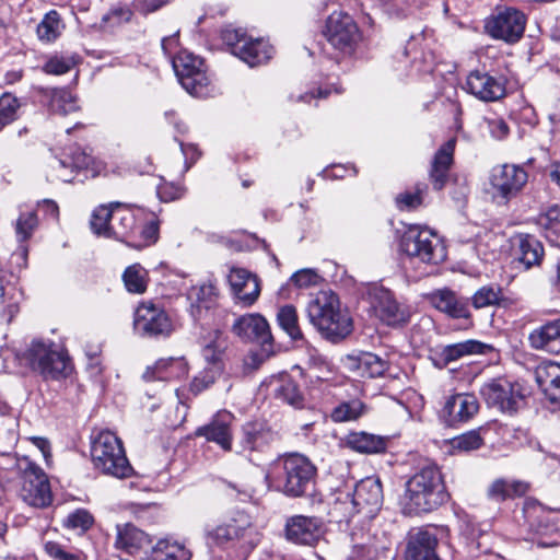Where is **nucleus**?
<instances>
[{
  "label": "nucleus",
  "mask_w": 560,
  "mask_h": 560,
  "mask_svg": "<svg viewBox=\"0 0 560 560\" xmlns=\"http://www.w3.org/2000/svg\"><path fill=\"white\" fill-rule=\"evenodd\" d=\"M223 39L231 47L234 56L246 62L249 67H256L267 62L272 54V46L262 38H252L241 30H226Z\"/></svg>",
  "instance_id": "nucleus-11"
},
{
  "label": "nucleus",
  "mask_w": 560,
  "mask_h": 560,
  "mask_svg": "<svg viewBox=\"0 0 560 560\" xmlns=\"http://www.w3.org/2000/svg\"><path fill=\"white\" fill-rule=\"evenodd\" d=\"M229 283L235 298L244 306L254 304L260 294L258 278L244 268H231Z\"/></svg>",
  "instance_id": "nucleus-22"
},
{
  "label": "nucleus",
  "mask_w": 560,
  "mask_h": 560,
  "mask_svg": "<svg viewBox=\"0 0 560 560\" xmlns=\"http://www.w3.org/2000/svg\"><path fill=\"white\" fill-rule=\"evenodd\" d=\"M234 416L226 410L218 411L211 421L196 430L197 436H203L207 441L219 445L223 451L232 450L233 434L231 425Z\"/></svg>",
  "instance_id": "nucleus-20"
},
{
  "label": "nucleus",
  "mask_w": 560,
  "mask_h": 560,
  "mask_svg": "<svg viewBox=\"0 0 560 560\" xmlns=\"http://www.w3.org/2000/svg\"><path fill=\"white\" fill-rule=\"evenodd\" d=\"M400 247L410 262L425 266L438 265L446 258L442 238L432 230L421 225H410L404 233Z\"/></svg>",
  "instance_id": "nucleus-6"
},
{
  "label": "nucleus",
  "mask_w": 560,
  "mask_h": 560,
  "mask_svg": "<svg viewBox=\"0 0 560 560\" xmlns=\"http://www.w3.org/2000/svg\"><path fill=\"white\" fill-rule=\"evenodd\" d=\"M425 187H417L415 192L407 191L400 194L396 198V202L400 209H413L422 203V194Z\"/></svg>",
  "instance_id": "nucleus-59"
},
{
  "label": "nucleus",
  "mask_w": 560,
  "mask_h": 560,
  "mask_svg": "<svg viewBox=\"0 0 560 560\" xmlns=\"http://www.w3.org/2000/svg\"><path fill=\"white\" fill-rule=\"evenodd\" d=\"M481 396L489 406L504 412H515L523 404L525 395L518 383L504 378L491 380L480 389Z\"/></svg>",
  "instance_id": "nucleus-15"
},
{
  "label": "nucleus",
  "mask_w": 560,
  "mask_h": 560,
  "mask_svg": "<svg viewBox=\"0 0 560 560\" xmlns=\"http://www.w3.org/2000/svg\"><path fill=\"white\" fill-rule=\"evenodd\" d=\"M69 162L71 163L77 173L79 170H84L90 165L91 156L88 155L85 152L81 151L80 149H77L72 153Z\"/></svg>",
  "instance_id": "nucleus-64"
},
{
  "label": "nucleus",
  "mask_w": 560,
  "mask_h": 560,
  "mask_svg": "<svg viewBox=\"0 0 560 560\" xmlns=\"http://www.w3.org/2000/svg\"><path fill=\"white\" fill-rule=\"evenodd\" d=\"M319 279V275L314 269H301L291 276V281L300 288L314 285Z\"/></svg>",
  "instance_id": "nucleus-60"
},
{
  "label": "nucleus",
  "mask_w": 560,
  "mask_h": 560,
  "mask_svg": "<svg viewBox=\"0 0 560 560\" xmlns=\"http://www.w3.org/2000/svg\"><path fill=\"white\" fill-rule=\"evenodd\" d=\"M479 410V402L472 394L451 396L441 410V418L450 427L469 421Z\"/></svg>",
  "instance_id": "nucleus-19"
},
{
  "label": "nucleus",
  "mask_w": 560,
  "mask_h": 560,
  "mask_svg": "<svg viewBox=\"0 0 560 560\" xmlns=\"http://www.w3.org/2000/svg\"><path fill=\"white\" fill-rule=\"evenodd\" d=\"M383 489L380 479L368 477L355 485L353 493L339 492L335 501V509L345 516L364 512L374 515L382 506Z\"/></svg>",
  "instance_id": "nucleus-9"
},
{
  "label": "nucleus",
  "mask_w": 560,
  "mask_h": 560,
  "mask_svg": "<svg viewBox=\"0 0 560 560\" xmlns=\"http://www.w3.org/2000/svg\"><path fill=\"white\" fill-rule=\"evenodd\" d=\"M540 385H545V394L548 400L560 408V365L548 364L537 376Z\"/></svg>",
  "instance_id": "nucleus-38"
},
{
  "label": "nucleus",
  "mask_w": 560,
  "mask_h": 560,
  "mask_svg": "<svg viewBox=\"0 0 560 560\" xmlns=\"http://www.w3.org/2000/svg\"><path fill=\"white\" fill-rule=\"evenodd\" d=\"M525 24L523 12L515 8H502L487 20L485 27L491 37L513 44L522 38Z\"/></svg>",
  "instance_id": "nucleus-14"
},
{
  "label": "nucleus",
  "mask_w": 560,
  "mask_h": 560,
  "mask_svg": "<svg viewBox=\"0 0 560 560\" xmlns=\"http://www.w3.org/2000/svg\"><path fill=\"white\" fill-rule=\"evenodd\" d=\"M368 411L366 405L360 399H351L338 404L330 413L334 422H349L355 421L365 415Z\"/></svg>",
  "instance_id": "nucleus-43"
},
{
  "label": "nucleus",
  "mask_w": 560,
  "mask_h": 560,
  "mask_svg": "<svg viewBox=\"0 0 560 560\" xmlns=\"http://www.w3.org/2000/svg\"><path fill=\"white\" fill-rule=\"evenodd\" d=\"M114 202L108 206L102 205L97 207L91 218V229L97 235L112 237L109 222L113 220Z\"/></svg>",
  "instance_id": "nucleus-50"
},
{
  "label": "nucleus",
  "mask_w": 560,
  "mask_h": 560,
  "mask_svg": "<svg viewBox=\"0 0 560 560\" xmlns=\"http://www.w3.org/2000/svg\"><path fill=\"white\" fill-rule=\"evenodd\" d=\"M530 346L551 354H560V318L546 323L529 334Z\"/></svg>",
  "instance_id": "nucleus-27"
},
{
  "label": "nucleus",
  "mask_w": 560,
  "mask_h": 560,
  "mask_svg": "<svg viewBox=\"0 0 560 560\" xmlns=\"http://www.w3.org/2000/svg\"><path fill=\"white\" fill-rule=\"evenodd\" d=\"M287 538L300 545H313L323 535V524L317 517L295 515L285 525Z\"/></svg>",
  "instance_id": "nucleus-21"
},
{
  "label": "nucleus",
  "mask_w": 560,
  "mask_h": 560,
  "mask_svg": "<svg viewBox=\"0 0 560 560\" xmlns=\"http://www.w3.org/2000/svg\"><path fill=\"white\" fill-rule=\"evenodd\" d=\"M65 24L56 10L47 12L37 25V36L42 42H55L62 33Z\"/></svg>",
  "instance_id": "nucleus-41"
},
{
  "label": "nucleus",
  "mask_w": 560,
  "mask_h": 560,
  "mask_svg": "<svg viewBox=\"0 0 560 560\" xmlns=\"http://www.w3.org/2000/svg\"><path fill=\"white\" fill-rule=\"evenodd\" d=\"M45 552L55 560H77L78 556L68 551L61 544L57 541H46L44 545Z\"/></svg>",
  "instance_id": "nucleus-61"
},
{
  "label": "nucleus",
  "mask_w": 560,
  "mask_h": 560,
  "mask_svg": "<svg viewBox=\"0 0 560 560\" xmlns=\"http://www.w3.org/2000/svg\"><path fill=\"white\" fill-rule=\"evenodd\" d=\"M438 545L439 540L433 530L418 529L409 536L406 560H441L436 553Z\"/></svg>",
  "instance_id": "nucleus-23"
},
{
  "label": "nucleus",
  "mask_w": 560,
  "mask_h": 560,
  "mask_svg": "<svg viewBox=\"0 0 560 560\" xmlns=\"http://www.w3.org/2000/svg\"><path fill=\"white\" fill-rule=\"evenodd\" d=\"M91 458L95 469L115 478H129L133 468L126 456L122 442L110 431H101L92 440Z\"/></svg>",
  "instance_id": "nucleus-4"
},
{
  "label": "nucleus",
  "mask_w": 560,
  "mask_h": 560,
  "mask_svg": "<svg viewBox=\"0 0 560 560\" xmlns=\"http://www.w3.org/2000/svg\"><path fill=\"white\" fill-rule=\"evenodd\" d=\"M431 304L439 311L447 314L453 318L470 317V311L465 300L459 299L455 292L448 289H442L430 295Z\"/></svg>",
  "instance_id": "nucleus-29"
},
{
  "label": "nucleus",
  "mask_w": 560,
  "mask_h": 560,
  "mask_svg": "<svg viewBox=\"0 0 560 560\" xmlns=\"http://www.w3.org/2000/svg\"><path fill=\"white\" fill-rule=\"evenodd\" d=\"M221 374L219 366H205V369L192 378L189 387L190 392L194 395H198L209 388Z\"/></svg>",
  "instance_id": "nucleus-53"
},
{
  "label": "nucleus",
  "mask_w": 560,
  "mask_h": 560,
  "mask_svg": "<svg viewBox=\"0 0 560 560\" xmlns=\"http://www.w3.org/2000/svg\"><path fill=\"white\" fill-rule=\"evenodd\" d=\"M316 476V466L300 453L281 456L272 467V480L277 489L290 498L308 493L315 483Z\"/></svg>",
  "instance_id": "nucleus-3"
},
{
  "label": "nucleus",
  "mask_w": 560,
  "mask_h": 560,
  "mask_svg": "<svg viewBox=\"0 0 560 560\" xmlns=\"http://www.w3.org/2000/svg\"><path fill=\"white\" fill-rule=\"evenodd\" d=\"M537 224L548 231H559L560 229V206L549 207L545 212L537 217Z\"/></svg>",
  "instance_id": "nucleus-57"
},
{
  "label": "nucleus",
  "mask_w": 560,
  "mask_h": 560,
  "mask_svg": "<svg viewBox=\"0 0 560 560\" xmlns=\"http://www.w3.org/2000/svg\"><path fill=\"white\" fill-rule=\"evenodd\" d=\"M464 90L481 102H497L506 95V80L503 75L476 69L467 74Z\"/></svg>",
  "instance_id": "nucleus-17"
},
{
  "label": "nucleus",
  "mask_w": 560,
  "mask_h": 560,
  "mask_svg": "<svg viewBox=\"0 0 560 560\" xmlns=\"http://www.w3.org/2000/svg\"><path fill=\"white\" fill-rule=\"evenodd\" d=\"M242 444L244 450H259L267 443L268 440V431L265 429L264 424L260 422H247L242 428Z\"/></svg>",
  "instance_id": "nucleus-44"
},
{
  "label": "nucleus",
  "mask_w": 560,
  "mask_h": 560,
  "mask_svg": "<svg viewBox=\"0 0 560 560\" xmlns=\"http://www.w3.org/2000/svg\"><path fill=\"white\" fill-rule=\"evenodd\" d=\"M14 470L20 478L19 497L34 508H46L52 501L47 476L28 457L16 459Z\"/></svg>",
  "instance_id": "nucleus-8"
},
{
  "label": "nucleus",
  "mask_w": 560,
  "mask_h": 560,
  "mask_svg": "<svg viewBox=\"0 0 560 560\" xmlns=\"http://www.w3.org/2000/svg\"><path fill=\"white\" fill-rule=\"evenodd\" d=\"M158 231L159 226L158 223L155 222H149L148 224L143 225L140 230V236L142 241L137 244H133V246L137 248H141L155 243L158 240Z\"/></svg>",
  "instance_id": "nucleus-62"
},
{
  "label": "nucleus",
  "mask_w": 560,
  "mask_h": 560,
  "mask_svg": "<svg viewBox=\"0 0 560 560\" xmlns=\"http://www.w3.org/2000/svg\"><path fill=\"white\" fill-rule=\"evenodd\" d=\"M37 215L33 211L22 212L16 219L15 233L20 242L28 240L37 228Z\"/></svg>",
  "instance_id": "nucleus-54"
},
{
  "label": "nucleus",
  "mask_w": 560,
  "mask_h": 560,
  "mask_svg": "<svg viewBox=\"0 0 560 560\" xmlns=\"http://www.w3.org/2000/svg\"><path fill=\"white\" fill-rule=\"evenodd\" d=\"M16 357L46 380L67 375L69 358L50 340L33 339Z\"/></svg>",
  "instance_id": "nucleus-5"
},
{
  "label": "nucleus",
  "mask_w": 560,
  "mask_h": 560,
  "mask_svg": "<svg viewBox=\"0 0 560 560\" xmlns=\"http://www.w3.org/2000/svg\"><path fill=\"white\" fill-rule=\"evenodd\" d=\"M205 535L210 546H224L231 541L244 540L253 548L258 541V533L252 517L241 510L229 511L214 526H206Z\"/></svg>",
  "instance_id": "nucleus-7"
},
{
  "label": "nucleus",
  "mask_w": 560,
  "mask_h": 560,
  "mask_svg": "<svg viewBox=\"0 0 560 560\" xmlns=\"http://www.w3.org/2000/svg\"><path fill=\"white\" fill-rule=\"evenodd\" d=\"M279 326L291 337L293 340L303 338V334L299 326V317L296 308L293 305H284L280 307L277 314Z\"/></svg>",
  "instance_id": "nucleus-48"
},
{
  "label": "nucleus",
  "mask_w": 560,
  "mask_h": 560,
  "mask_svg": "<svg viewBox=\"0 0 560 560\" xmlns=\"http://www.w3.org/2000/svg\"><path fill=\"white\" fill-rule=\"evenodd\" d=\"M75 174L73 166L68 160L55 158L48 165L47 178L50 182L70 183Z\"/></svg>",
  "instance_id": "nucleus-51"
},
{
  "label": "nucleus",
  "mask_w": 560,
  "mask_h": 560,
  "mask_svg": "<svg viewBox=\"0 0 560 560\" xmlns=\"http://www.w3.org/2000/svg\"><path fill=\"white\" fill-rule=\"evenodd\" d=\"M225 349V341L219 330H214L213 339L207 342L202 348V357L207 362L206 366H219L220 373L223 372L222 357Z\"/></svg>",
  "instance_id": "nucleus-47"
},
{
  "label": "nucleus",
  "mask_w": 560,
  "mask_h": 560,
  "mask_svg": "<svg viewBox=\"0 0 560 560\" xmlns=\"http://www.w3.org/2000/svg\"><path fill=\"white\" fill-rule=\"evenodd\" d=\"M491 136L495 139H503L509 133V127L502 118L486 119Z\"/></svg>",
  "instance_id": "nucleus-63"
},
{
  "label": "nucleus",
  "mask_w": 560,
  "mask_h": 560,
  "mask_svg": "<svg viewBox=\"0 0 560 560\" xmlns=\"http://www.w3.org/2000/svg\"><path fill=\"white\" fill-rule=\"evenodd\" d=\"M75 65L73 57L54 56L44 66L45 72L49 74H65Z\"/></svg>",
  "instance_id": "nucleus-56"
},
{
  "label": "nucleus",
  "mask_w": 560,
  "mask_h": 560,
  "mask_svg": "<svg viewBox=\"0 0 560 560\" xmlns=\"http://www.w3.org/2000/svg\"><path fill=\"white\" fill-rule=\"evenodd\" d=\"M44 102L51 113L59 115H67L79 108L77 98L66 89L45 90Z\"/></svg>",
  "instance_id": "nucleus-34"
},
{
  "label": "nucleus",
  "mask_w": 560,
  "mask_h": 560,
  "mask_svg": "<svg viewBox=\"0 0 560 560\" xmlns=\"http://www.w3.org/2000/svg\"><path fill=\"white\" fill-rule=\"evenodd\" d=\"M347 361L348 368L355 371L362 377H378L388 369L385 360L371 352H363L358 357H349Z\"/></svg>",
  "instance_id": "nucleus-31"
},
{
  "label": "nucleus",
  "mask_w": 560,
  "mask_h": 560,
  "mask_svg": "<svg viewBox=\"0 0 560 560\" xmlns=\"http://www.w3.org/2000/svg\"><path fill=\"white\" fill-rule=\"evenodd\" d=\"M544 255L541 243L532 235L518 237V260L526 269L539 265Z\"/></svg>",
  "instance_id": "nucleus-37"
},
{
  "label": "nucleus",
  "mask_w": 560,
  "mask_h": 560,
  "mask_svg": "<svg viewBox=\"0 0 560 560\" xmlns=\"http://www.w3.org/2000/svg\"><path fill=\"white\" fill-rule=\"evenodd\" d=\"M189 368L185 358L160 359L143 374L147 381H178L188 374Z\"/></svg>",
  "instance_id": "nucleus-26"
},
{
  "label": "nucleus",
  "mask_w": 560,
  "mask_h": 560,
  "mask_svg": "<svg viewBox=\"0 0 560 560\" xmlns=\"http://www.w3.org/2000/svg\"><path fill=\"white\" fill-rule=\"evenodd\" d=\"M133 329L142 337H168L174 330L167 313L153 302L147 301L138 305L133 314Z\"/></svg>",
  "instance_id": "nucleus-13"
},
{
  "label": "nucleus",
  "mask_w": 560,
  "mask_h": 560,
  "mask_svg": "<svg viewBox=\"0 0 560 560\" xmlns=\"http://www.w3.org/2000/svg\"><path fill=\"white\" fill-rule=\"evenodd\" d=\"M122 280L128 292L142 294L148 287V271L140 264H133L126 268Z\"/></svg>",
  "instance_id": "nucleus-45"
},
{
  "label": "nucleus",
  "mask_w": 560,
  "mask_h": 560,
  "mask_svg": "<svg viewBox=\"0 0 560 560\" xmlns=\"http://www.w3.org/2000/svg\"><path fill=\"white\" fill-rule=\"evenodd\" d=\"M486 347V345L471 339L448 345L435 352L434 362L435 365L445 368L450 363L455 362L466 355L483 353Z\"/></svg>",
  "instance_id": "nucleus-30"
},
{
  "label": "nucleus",
  "mask_w": 560,
  "mask_h": 560,
  "mask_svg": "<svg viewBox=\"0 0 560 560\" xmlns=\"http://www.w3.org/2000/svg\"><path fill=\"white\" fill-rule=\"evenodd\" d=\"M63 524L67 528L78 529L84 533L94 524V517L88 510L78 509L68 514Z\"/></svg>",
  "instance_id": "nucleus-55"
},
{
  "label": "nucleus",
  "mask_w": 560,
  "mask_h": 560,
  "mask_svg": "<svg viewBox=\"0 0 560 560\" xmlns=\"http://www.w3.org/2000/svg\"><path fill=\"white\" fill-rule=\"evenodd\" d=\"M191 552L177 541L161 539L152 547L148 560H190Z\"/></svg>",
  "instance_id": "nucleus-36"
},
{
  "label": "nucleus",
  "mask_w": 560,
  "mask_h": 560,
  "mask_svg": "<svg viewBox=\"0 0 560 560\" xmlns=\"http://www.w3.org/2000/svg\"><path fill=\"white\" fill-rule=\"evenodd\" d=\"M277 398L283 400L288 405L301 409L304 407V395L300 390L298 384L291 378H282L275 389Z\"/></svg>",
  "instance_id": "nucleus-46"
},
{
  "label": "nucleus",
  "mask_w": 560,
  "mask_h": 560,
  "mask_svg": "<svg viewBox=\"0 0 560 560\" xmlns=\"http://www.w3.org/2000/svg\"><path fill=\"white\" fill-rule=\"evenodd\" d=\"M502 300V291L499 287L485 285L477 290L471 296L475 308L499 305Z\"/></svg>",
  "instance_id": "nucleus-52"
},
{
  "label": "nucleus",
  "mask_w": 560,
  "mask_h": 560,
  "mask_svg": "<svg viewBox=\"0 0 560 560\" xmlns=\"http://www.w3.org/2000/svg\"><path fill=\"white\" fill-rule=\"evenodd\" d=\"M447 498L442 472L436 465L428 464L406 482L404 510L409 514L430 512Z\"/></svg>",
  "instance_id": "nucleus-2"
},
{
  "label": "nucleus",
  "mask_w": 560,
  "mask_h": 560,
  "mask_svg": "<svg viewBox=\"0 0 560 560\" xmlns=\"http://www.w3.org/2000/svg\"><path fill=\"white\" fill-rule=\"evenodd\" d=\"M485 431L483 428H479L452 438L448 442L452 454L469 453L479 450L485 443L482 436Z\"/></svg>",
  "instance_id": "nucleus-39"
},
{
  "label": "nucleus",
  "mask_w": 560,
  "mask_h": 560,
  "mask_svg": "<svg viewBox=\"0 0 560 560\" xmlns=\"http://www.w3.org/2000/svg\"><path fill=\"white\" fill-rule=\"evenodd\" d=\"M136 228V217L132 210L119 202H114L113 220L109 222L112 237H129L135 233Z\"/></svg>",
  "instance_id": "nucleus-33"
},
{
  "label": "nucleus",
  "mask_w": 560,
  "mask_h": 560,
  "mask_svg": "<svg viewBox=\"0 0 560 560\" xmlns=\"http://www.w3.org/2000/svg\"><path fill=\"white\" fill-rule=\"evenodd\" d=\"M233 331L243 339L261 343L272 339L269 324L260 314H246L238 317L233 324Z\"/></svg>",
  "instance_id": "nucleus-24"
},
{
  "label": "nucleus",
  "mask_w": 560,
  "mask_h": 560,
  "mask_svg": "<svg viewBox=\"0 0 560 560\" xmlns=\"http://www.w3.org/2000/svg\"><path fill=\"white\" fill-rule=\"evenodd\" d=\"M525 170L515 164L497 165L491 170L489 182L494 198L508 201L515 197L527 183Z\"/></svg>",
  "instance_id": "nucleus-16"
},
{
  "label": "nucleus",
  "mask_w": 560,
  "mask_h": 560,
  "mask_svg": "<svg viewBox=\"0 0 560 560\" xmlns=\"http://www.w3.org/2000/svg\"><path fill=\"white\" fill-rule=\"evenodd\" d=\"M368 302L374 315L388 326H402L410 319L409 307L398 303L384 287L372 285L368 291Z\"/></svg>",
  "instance_id": "nucleus-12"
},
{
  "label": "nucleus",
  "mask_w": 560,
  "mask_h": 560,
  "mask_svg": "<svg viewBox=\"0 0 560 560\" xmlns=\"http://www.w3.org/2000/svg\"><path fill=\"white\" fill-rule=\"evenodd\" d=\"M341 444L360 454H381L387 448V439L365 431H353L348 433Z\"/></svg>",
  "instance_id": "nucleus-25"
},
{
  "label": "nucleus",
  "mask_w": 560,
  "mask_h": 560,
  "mask_svg": "<svg viewBox=\"0 0 560 560\" xmlns=\"http://www.w3.org/2000/svg\"><path fill=\"white\" fill-rule=\"evenodd\" d=\"M156 194L162 201L170 202L183 197L185 189L179 185L164 182L158 186Z\"/></svg>",
  "instance_id": "nucleus-58"
},
{
  "label": "nucleus",
  "mask_w": 560,
  "mask_h": 560,
  "mask_svg": "<svg viewBox=\"0 0 560 560\" xmlns=\"http://www.w3.org/2000/svg\"><path fill=\"white\" fill-rule=\"evenodd\" d=\"M172 66L182 86L196 97H208L214 92L203 60L187 50L172 56Z\"/></svg>",
  "instance_id": "nucleus-10"
},
{
  "label": "nucleus",
  "mask_w": 560,
  "mask_h": 560,
  "mask_svg": "<svg viewBox=\"0 0 560 560\" xmlns=\"http://www.w3.org/2000/svg\"><path fill=\"white\" fill-rule=\"evenodd\" d=\"M352 541L348 560H374L376 558L380 548L370 534H353Z\"/></svg>",
  "instance_id": "nucleus-42"
},
{
  "label": "nucleus",
  "mask_w": 560,
  "mask_h": 560,
  "mask_svg": "<svg viewBox=\"0 0 560 560\" xmlns=\"http://www.w3.org/2000/svg\"><path fill=\"white\" fill-rule=\"evenodd\" d=\"M306 313L310 323L330 341L345 339L352 331V318L341 308L338 295L331 290H322L313 294L307 303Z\"/></svg>",
  "instance_id": "nucleus-1"
},
{
  "label": "nucleus",
  "mask_w": 560,
  "mask_h": 560,
  "mask_svg": "<svg viewBox=\"0 0 560 560\" xmlns=\"http://www.w3.org/2000/svg\"><path fill=\"white\" fill-rule=\"evenodd\" d=\"M21 101L12 93L5 92L0 96V131L19 118Z\"/></svg>",
  "instance_id": "nucleus-49"
},
{
  "label": "nucleus",
  "mask_w": 560,
  "mask_h": 560,
  "mask_svg": "<svg viewBox=\"0 0 560 560\" xmlns=\"http://www.w3.org/2000/svg\"><path fill=\"white\" fill-rule=\"evenodd\" d=\"M327 40L341 51L350 50L357 43L359 31L353 19L343 12H332L326 22Z\"/></svg>",
  "instance_id": "nucleus-18"
},
{
  "label": "nucleus",
  "mask_w": 560,
  "mask_h": 560,
  "mask_svg": "<svg viewBox=\"0 0 560 560\" xmlns=\"http://www.w3.org/2000/svg\"><path fill=\"white\" fill-rule=\"evenodd\" d=\"M455 139L446 141L435 153L431 170L430 179L434 189H442L448 180V172L453 163Z\"/></svg>",
  "instance_id": "nucleus-28"
},
{
  "label": "nucleus",
  "mask_w": 560,
  "mask_h": 560,
  "mask_svg": "<svg viewBox=\"0 0 560 560\" xmlns=\"http://www.w3.org/2000/svg\"><path fill=\"white\" fill-rule=\"evenodd\" d=\"M528 489L527 483L523 481H506L504 479L494 480L488 488V498L494 501H504L514 495H522Z\"/></svg>",
  "instance_id": "nucleus-40"
},
{
  "label": "nucleus",
  "mask_w": 560,
  "mask_h": 560,
  "mask_svg": "<svg viewBox=\"0 0 560 560\" xmlns=\"http://www.w3.org/2000/svg\"><path fill=\"white\" fill-rule=\"evenodd\" d=\"M150 544L149 536L131 524L117 526L116 546L133 553Z\"/></svg>",
  "instance_id": "nucleus-32"
},
{
  "label": "nucleus",
  "mask_w": 560,
  "mask_h": 560,
  "mask_svg": "<svg viewBox=\"0 0 560 560\" xmlns=\"http://www.w3.org/2000/svg\"><path fill=\"white\" fill-rule=\"evenodd\" d=\"M524 516L532 527H535L537 533H548L556 528L551 523V511L545 509L539 502L534 499H527L523 508Z\"/></svg>",
  "instance_id": "nucleus-35"
}]
</instances>
